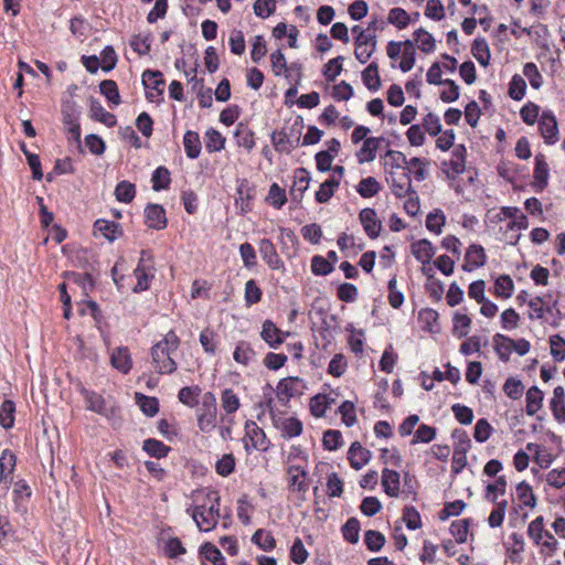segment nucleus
Masks as SVG:
<instances>
[{
  "mask_svg": "<svg viewBox=\"0 0 565 565\" xmlns=\"http://www.w3.org/2000/svg\"><path fill=\"white\" fill-rule=\"evenodd\" d=\"M206 499L211 503L209 508H206L205 503L195 505L191 513L199 529L205 532L213 530L217 525L221 498L216 491L210 490L206 493Z\"/></svg>",
  "mask_w": 565,
  "mask_h": 565,
  "instance_id": "obj_1",
  "label": "nucleus"
},
{
  "mask_svg": "<svg viewBox=\"0 0 565 565\" xmlns=\"http://www.w3.org/2000/svg\"><path fill=\"white\" fill-rule=\"evenodd\" d=\"M216 397L212 392H206L198 409V426L201 431L209 433L216 426Z\"/></svg>",
  "mask_w": 565,
  "mask_h": 565,
  "instance_id": "obj_2",
  "label": "nucleus"
},
{
  "mask_svg": "<svg viewBox=\"0 0 565 565\" xmlns=\"http://www.w3.org/2000/svg\"><path fill=\"white\" fill-rule=\"evenodd\" d=\"M452 438L456 439L452 455V472L460 473L467 465V452L470 449L471 441L468 434L462 429H455Z\"/></svg>",
  "mask_w": 565,
  "mask_h": 565,
  "instance_id": "obj_3",
  "label": "nucleus"
},
{
  "mask_svg": "<svg viewBox=\"0 0 565 565\" xmlns=\"http://www.w3.org/2000/svg\"><path fill=\"white\" fill-rule=\"evenodd\" d=\"M174 351L163 348V343H156L151 349L152 364L160 374H171L177 370V362L171 358Z\"/></svg>",
  "mask_w": 565,
  "mask_h": 565,
  "instance_id": "obj_4",
  "label": "nucleus"
},
{
  "mask_svg": "<svg viewBox=\"0 0 565 565\" xmlns=\"http://www.w3.org/2000/svg\"><path fill=\"white\" fill-rule=\"evenodd\" d=\"M288 490L299 493L300 500H306V493L309 490L308 472L300 466L291 465L287 468Z\"/></svg>",
  "mask_w": 565,
  "mask_h": 565,
  "instance_id": "obj_5",
  "label": "nucleus"
},
{
  "mask_svg": "<svg viewBox=\"0 0 565 565\" xmlns=\"http://www.w3.org/2000/svg\"><path fill=\"white\" fill-rule=\"evenodd\" d=\"M301 138V127L300 128H290V132L288 134L285 130L281 131H274L270 135V140L278 152H286L290 153V149H288L286 146L289 145L290 148H296L300 143Z\"/></svg>",
  "mask_w": 565,
  "mask_h": 565,
  "instance_id": "obj_6",
  "label": "nucleus"
},
{
  "mask_svg": "<svg viewBox=\"0 0 565 565\" xmlns=\"http://www.w3.org/2000/svg\"><path fill=\"white\" fill-rule=\"evenodd\" d=\"M146 259H151V254L148 250H141V256L139 259V263L137 265V268L135 269L134 274L137 279V285L134 287L135 292L143 291L149 289L150 287V279L153 278L152 266H148L145 264Z\"/></svg>",
  "mask_w": 565,
  "mask_h": 565,
  "instance_id": "obj_7",
  "label": "nucleus"
},
{
  "mask_svg": "<svg viewBox=\"0 0 565 565\" xmlns=\"http://www.w3.org/2000/svg\"><path fill=\"white\" fill-rule=\"evenodd\" d=\"M466 154L467 149L463 145H457L452 149L451 159L447 162H443L444 168H449V171H446L447 178L455 180L459 174H462L466 170Z\"/></svg>",
  "mask_w": 565,
  "mask_h": 565,
  "instance_id": "obj_8",
  "label": "nucleus"
},
{
  "mask_svg": "<svg viewBox=\"0 0 565 565\" xmlns=\"http://www.w3.org/2000/svg\"><path fill=\"white\" fill-rule=\"evenodd\" d=\"M259 254L267 266L273 270L285 271V263L277 253L276 246L268 238L259 241Z\"/></svg>",
  "mask_w": 565,
  "mask_h": 565,
  "instance_id": "obj_9",
  "label": "nucleus"
},
{
  "mask_svg": "<svg viewBox=\"0 0 565 565\" xmlns=\"http://www.w3.org/2000/svg\"><path fill=\"white\" fill-rule=\"evenodd\" d=\"M145 223L149 228H166L168 220L163 206L156 203H149L145 209Z\"/></svg>",
  "mask_w": 565,
  "mask_h": 565,
  "instance_id": "obj_10",
  "label": "nucleus"
},
{
  "mask_svg": "<svg viewBox=\"0 0 565 565\" xmlns=\"http://www.w3.org/2000/svg\"><path fill=\"white\" fill-rule=\"evenodd\" d=\"M359 220L363 226L364 232L371 239L379 237L382 230V222L377 218L374 209L365 207L361 210Z\"/></svg>",
  "mask_w": 565,
  "mask_h": 565,
  "instance_id": "obj_11",
  "label": "nucleus"
},
{
  "mask_svg": "<svg viewBox=\"0 0 565 565\" xmlns=\"http://www.w3.org/2000/svg\"><path fill=\"white\" fill-rule=\"evenodd\" d=\"M539 128L544 141L553 145L558 139V128L555 116L551 111H544L539 121Z\"/></svg>",
  "mask_w": 565,
  "mask_h": 565,
  "instance_id": "obj_12",
  "label": "nucleus"
},
{
  "mask_svg": "<svg viewBox=\"0 0 565 565\" xmlns=\"http://www.w3.org/2000/svg\"><path fill=\"white\" fill-rule=\"evenodd\" d=\"M288 332H282L271 320H265L263 323L260 337L273 349H278L284 343Z\"/></svg>",
  "mask_w": 565,
  "mask_h": 565,
  "instance_id": "obj_13",
  "label": "nucleus"
},
{
  "mask_svg": "<svg viewBox=\"0 0 565 565\" xmlns=\"http://www.w3.org/2000/svg\"><path fill=\"white\" fill-rule=\"evenodd\" d=\"M83 393L87 404V409L106 417L115 415V407H107L105 398L100 394L87 390H84Z\"/></svg>",
  "mask_w": 565,
  "mask_h": 565,
  "instance_id": "obj_14",
  "label": "nucleus"
},
{
  "mask_svg": "<svg viewBox=\"0 0 565 565\" xmlns=\"http://www.w3.org/2000/svg\"><path fill=\"white\" fill-rule=\"evenodd\" d=\"M263 391V401L255 405V409L257 411L256 417L258 420H260L265 416L266 412H268L271 422H277L278 414L276 413L273 397L274 388L270 384H266Z\"/></svg>",
  "mask_w": 565,
  "mask_h": 565,
  "instance_id": "obj_15",
  "label": "nucleus"
},
{
  "mask_svg": "<svg viewBox=\"0 0 565 565\" xmlns=\"http://www.w3.org/2000/svg\"><path fill=\"white\" fill-rule=\"evenodd\" d=\"M299 382H300V379L297 376L285 377L278 382L276 394H277L278 401L284 406H287L290 398L300 393L299 390L295 385Z\"/></svg>",
  "mask_w": 565,
  "mask_h": 565,
  "instance_id": "obj_16",
  "label": "nucleus"
},
{
  "mask_svg": "<svg viewBox=\"0 0 565 565\" xmlns=\"http://www.w3.org/2000/svg\"><path fill=\"white\" fill-rule=\"evenodd\" d=\"M110 364L122 374H128L132 366V359L127 347L115 348L110 355Z\"/></svg>",
  "mask_w": 565,
  "mask_h": 565,
  "instance_id": "obj_17",
  "label": "nucleus"
},
{
  "mask_svg": "<svg viewBox=\"0 0 565 565\" xmlns=\"http://www.w3.org/2000/svg\"><path fill=\"white\" fill-rule=\"evenodd\" d=\"M466 263L462 265L465 271H471L475 268L484 266L487 256L481 245L471 244L465 256Z\"/></svg>",
  "mask_w": 565,
  "mask_h": 565,
  "instance_id": "obj_18",
  "label": "nucleus"
},
{
  "mask_svg": "<svg viewBox=\"0 0 565 565\" xmlns=\"http://www.w3.org/2000/svg\"><path fill=\"white\" fill-rule=\"evenodd\" d=\"M385 141L383 137H370L363 141L361 149L356 152V159L360 164L372 162L376 158L377 149L381 142Z\"/></svg>",
  "mask_w": 565,
  "mask_h": 565,
  "instance_id": "obj_19",
  "label": "nucleus"
},
{
  "mask_svg": "<svg viewBox=\"0 0 565 565\" xmlns=\"http://www.w3.org/2000/svg\"><path fill=\"white\" fill-rule=\"evenodd\" d=\"M550 168L543 154L535 156L534 183L536 192H542L548 184Z\"/></svg>",
  "mask_w": 565,
  "mask_h": 565,
  "instance_id": "obj_20",
  "label": "nucleus"
},
{
  "mask_svg": "<svg viewBox=\"0 0 565 565\" xmlns=\"http://www.w3.org/2000/svg\"><path fill=\"white\" fill-rule=\"evenodd\" d=\"M273 425L281 430L284 438H292L300 436L302 433V423L296 417L282 418L277 415V422H273Z\"/></svg>",
  "mask_w": 565,
  "mask_h": 565,
  "instance_id": "obj_21",
  "label": "nucleus"
},
{
  "mask_svg": "<svg viewBox=\"0 0 565 565\" xmlns=\"http://www.w3.org/2000/svg\"><path fill=\"white\" fill-rule=\"evenodd\" d=\"M89 106H90V118L95 121L104 124L108 128H113L117 124V118L114 114L107 111L103 105L95 99L94 97H90L89 99Z\"/></svg>",
  "mask_w": 565,
  "mask_h": 565,
  "instance_id": "obj_22",
  "label": "nucleus"
},
{
  "mask_svg": "<svg viewBox=\"0 0 565 565\" xmlns=\"http://www.w3.org/2000/svg\"><path fill=\"white\" fill-rule=\"evenodd\" d=\"M371 459V451L366 448H363L359 441H354L348 451V460L350 466L360 470L363 466H365Z\"/></svg>",
  "mask_w": 565,
  "mask_h": 565,
  "instance_id": "obj_23",
  "label": "nucleus"
},
{
  "mask_svg": "<svg viewBox=\"0 0 565 565\" xmlns=\"http://www.w3.org/2000/svg\"><path fill=\"white\" fill-rule=\"evenodd\" d=\"M310 180V173L307 169L298 168L295 171L294 185L290 190V194L295 201L300 202L302 200L303 193L308 189Z\"/></svg>",
  "mask_w": 565,
  "mask_h": 565,
  "instance_id": "obj_24",
  "label": "nucleus"
},
{
  "mask_svg": "<svg viewBox=\"0 0 565 565\" xmlns=\"http://www.w3.org/2000/svg\"><path fill=\"white\" fill-rule=\"evenodd\" d=\"M401 476L397 471L384 468L382 471V486L384 492L391 498H397L399 494Z\"/></svg>",
  "mask_w": 565,
  "mask_h": 565,
  "instance_id": "obj_25",
  "label": "nucleus"
},
{
  "mask_svg": "<svg viewBox=\"0 0 565 565\" xmlns=\"http://www.w3.org/2000/svg\"><path fill=\"white\" fill-rule=\"evenodd\" d=\"M391 188L393 194L399 199L415 194V190L412 186L409 171L403 172L398 178H392Z\"/></svg>",
  "mask_w": 565,
  "mask_h": 565,
  "instance_id": "obj_26",
  "label": "nucleus"
},
{
  "mask_svg": "<svg viewBox=\"0 0 565 565\" xmlns=\"http://www.w3.org/2000/svg\"><path fill=\"white\" fill-rule=\"evenodd\" d=\"M412 254L423 265L429 264L435 255V248L428 239H419L411 245Z\"/></svg>",
  "mask_w": 565,
  "mask_h": 565,
  "instance_id": "obj_27",
  "label": "nucleus"
},
{
  "mask_svg": "<svg viewBox=\"0 0 565 565\" xmlns=\"http://www.w3.org/2000/svg\"><path fill=\"white\" fill-rule=\"evenodd\" d=\"M94 232L100 233L109 242L115 241L122 234L120 225L113 221L99 218L94 223Z\"/></svg>",
  "mask_w": 565,
  "mask_h": 565,
  "instance_id": "obj_28",
  "label": "nucleus"
},
{
  "mask_svg": "<svg viewBox=\"0 0 565 565\" xmlns=\"http://www.w3.org/2000/svg\"><path fill=\"white\" fill-rule=\"evenodd\" d=\"M141 78L146 89L156 90V95L158 96L163 94V86L166 82L160 71L146 70L142 73Z\"/></svg>",
  "mask_w": 565,
  "mask_h": 565,
  "instance_id": "obj_29",
  "label": "nucleus"
},
{
  "mask_svg": "<svg viewBox=\"0 0 565 565\" xmlns=\"http://www.w3.org/2000/svg\"><path fill=\"white\" fill-rule=\"evenodd\" d=\"M247 436L250 439L252 446L258 450H267L269 440L267 439L264 430L259 428L254 422L246 423Z\"/></svg>",
  "mask_w": 565,
  "mask_h": 565,
  "instance_id": "obj_30",
  "label": "nucleus"
},
{
  "mask_svg": "<svg viewBox=\"0 0 565 565\" xmlns=\"http://www.w3.org/2000/svg\"><path fill=\"white\" fill-rule=\"evenodd\" d=\"M17 465V456L10 449H4L0 457V478L13 482V471Z\"/></svg>",
  "mask_w": 565,
  "mask_h": 565,
  "instance_id": "obj_31",
  "label": "nucleus"
},
{
  "mask_svg": "<svg viewBox=\"0 0 565 565\" xmlns=\"http://www.w3.org/2000/svg\"><path fill=\"white\" fill-rule=\"evenodd\" d=\"M64 275L70 281L82 288L84 296H88V292L94 289L95 282L89 273L66 271Z\"/></svg>",
  "mask_w": 565,
  "mask_h": 565,
  "instance_id": "obj_32",
  "label": "nucleus"
},
{
  "mask_svg": "<svg viewBox=\"0 0 565 565\" xmlns=\"http://www.w3.org/2000/svg\"><path fill=\"white\" fill-rule=\"evenodd\" d=\"M183 146L188 158L196 159L202 149L199 134L192 130L185 131L183 136Z\"/></svg>",
  "mask_w": 565,
  "mask_h": 565,
  "instance_id": "obj_33",
  "label": "nucleus"
},
{
  "mask_svg": "<svg viewBox=\"0 0 565 565\" xmlns=\"http://www.w3.org/2000/svg\"><path fill=\"white\" fill-rule=\"evenodd\" d=\"M543 392L537 386H532L527 390L525 401V411L529 416H533L543 405Z\"/></svg>",
  "mask_w": 565,
  "mask_h": 565,
  "instance_id": "obj_34",
  "label": "nucleus"
},
{
  "mask_svg": "<svg viewBox=\"0 0 565 565\" xmlns=\"http://www.w3.org/2000/svg\"><path fill=\"white\" fill-rule=\"evenodd\" d=\"M340 186V179L335 175L330 177L328 180L320 184L319 190L316 192V201L318 203H327L334 194V191Z\"/></svg>",
  "mask_w": 565,
  "mask_h": 565,
  "instance_id": "obj_35",
  "label": "nucleus"
},
{
  "mask_svg": "<svg viewBox=\"0 0 565 565\" xmlns=\"http://www.w3.org/2000/svg\"><path fill=\"white\" fill-rule=\"evenodd\" d=\"M362 81L370 90L376 92L380 89L381 77L379 75V65L376 62L370 63L362 72Z\"/></svg>",
  "mask_w": 565,
  "mask_h": 565,
  "instance_id": "obj_36",
  "label": "nucleus"
},
{
  "mask_svg": "<svg viewBox=\"0 0 565 565\" xmlns=\"http://www.w3.org/2000/svg\"><path fill=\"white\" fill-rule=\"evenodd\" d=\"M471 53L482 66H488L491 57L488 42L484 38H477L471 47Z\"/></svg>",
  "mask_w": 565,
  "mask_h": 565,
  "instance_id": "obj_37",
  "label": "nucleus"
},
{
  "mask_svg": "<svg viewBox=\"0 0 565 565\" xmlns=\"http://www.w3.org/2000/svg\"><path fill=\"white\" fill-rule=\"evenodd\" d=\"M142 449L150 456L157 459L164 458L169 455L171 448L164 445L162 441L148 438L143 441Z\"/></svg>",
  "mask_w": 565,
  "mask_h": 565,
  "instance_id": "obj_38",
  "label": "nucleus"
},
{
  "mask_svg": "<svg viewBox=\"0 0 565 565\" xmlns=\"http://www.w3.org/2000/svg\"><path fill=\"white\" fill-rule=\"evenodd\" d=\"M99 92L113 105L118 106L121 104V97L117 83L113 79H104L99 83Z\"/></svg>",
  "mask_w": 565,
  "mask_h": 565,
  "instance_id": "obj_39",
  "label": "nucleus"
},
{
  "mask_svg": "<svg viewBox=\"0 0 565 565\" xmlns=\"http://www.w3.org/2000/svg\"><path fill=\"white\" fill-rule=\"evenodd\" d=\"M135 399L145 415L152 417L159 412V401L157 397L147 396L142 393H136Z\"/></svg>",
  "mask_w": 565,
  "mask_h": 565,
  "instance_id": "obj_40",
  "label": "nucleus"
},
{
  "mask_svg": "<svg viewBox=\"0 0 565 565\" xmlns=\"http://www.w3.org/2000/svg\"><path fill=\"white\" fill-rule=\"evenodd\" d=\"M382 186L374 177L362 179L358 186L356 192L364 199L372 198L381 191Z\"/></svg>",
  "mask_w": 565,
  "mask_h": 565,
  "instance_id": "obj_41",
  "label": "nucleus"
},
{
  "mask_svg": "<svg viewBox=\"0 0 565 565\" xmlns=\"http://www.w3.org/2000/svg\"><path fill=\"white\" fill-rule=\"evenodd\" d=\"M414 41L418 43V49L424 53H430L436 47L434 36L423 28L417 29L414 33Z\"/></svg>",
  "mask_w": 565,
  "mask_h": 565,
  "instance_id": "obj_42",
  "label": "nucleus"
},
{
  "mask_svg": "<svg viewBox=\"0 0 565 565\" xmlns=\"http://www.w3.org/2000/svg\"><path fill=\"white\" fill-rule=\"evenodd\" d=\"M254 131L248 129L245 125L239 122L235 131L236 142L239 147L250 151L255 147Z\"/></svg>",
  "mask_w": 565,
  "mask_h": 565,
  "instance_id": "obj_43",
  "label": "nucleus"
},
{
  "mask_svg": "<svg viewBox=\"0 0 565 565\" xmlns=\"http://www.w3.org/2000/svg\"><path fill=\"white\" fill-rule=\"evenodd\" d=\"M252 542L265 552H270L276 547L275 537L263 529H258L252 535Z\"/></svg>",
  "mask_w": 565,
  "mask_h": 565,
  "instance_id": "obj_44",
  "label": "nucleus"
},
{
  "mask_svg": "<svg viewBox=\"0 0 565 565\" xmlns=\"http://www.w3.org/2000/svg\"><path fill=\"white\" fill-rule=\"evenodd\" d=\"M201 393L202 390L198 385L184 386L179 391L178 398L182 404L189 407H194L199 404V396Z\"/></svg>",
  "mask_w": 565,
  "mask_h": 565,
  "instance_id": "obj_45",
  "label": "nucleus"
},
{
  "mask_svg": "<svg viewBox=\"0 0 565 565\" xmlns=\"http://www.w3.org/2000/svg\"><path fill=\"white\" fill-rule=\"evenodd\" d=\"M117 201L122 203H130L136 196V186L129 181H120L114 192Z\"/></svg>",
  "mask_w": 565,
  "mask_h": 565,
  "instance_id": "obj_46",
  "label": "nucleus"
},
{
  "mask_svg": "<svg viewBox=\"0 0 565 565\" xmlns=\"http://www.w3.org/2000/svg\"><path fill=\"white\" fill-rule=\"evenodd\" d=\"M342 535L351 544H356L360 539V521L356 518H349L342 525Z\"/></svg>",
  "mask_w": 565,
  "mask_h": 565,
  "instance_id": "obj_47",
  "label": "nucleus"
},
{
  "mask_svg": "<svg viewBox=\"0 0 565 565\" xmlns=\"http://www.w3.org/2000/svg\"><path fill=\"white\" fill-rule=\"evenodd\" d=\"M514 284L509 275H500L494 281V294L497 297L508 299L512 296Z\"/></svg>",
  "mask_w": 565,
  "mask_h": 565,
  "instance_id": "obj_48",
  "label": "nucleus"
},
{
  "mask_svg": "<svg viewBox=\"0 0 565 565\" xmlns=\"http://www.w3.org/2000/svg\"><path fill=\"white\" fill-rule=\"evenodd\" d=\"M151 182L154 191L167 190L171 183L170 171L163 166L158 167L152 173Z\"/></svg>",
  "mask_w": 565,
  "mask_h": 565,
  "instance_id": "obj_49",
  "label": "nucleus"
},
{
  "mask_svg": "<svg viewBox=\"0 0 565 565\" xmlns=\"http://www.w3.org/2000/svg\"><path fill=\"white\" fill-rule=\"evenodd\" d=\"M200 554L213 565H226L221 551L212 543L206 542L200 547Z\"/></svg>",
  "mask_w": 565,
  "mask_h": 565,
  "instance_id": "obj_50",
  "label": "nucleus"
},
{
  "mask_svg": "<svg viewBox=\"0 0 565 565\" xmlns=\"http://www.w3.org/2000/svg\"><path fill=\"white\" fill-rule=\"evenodd\" d=\"M411 17L403 8L395 7L390 10L387 23L395 25L398 30L407 28Z\"/></svg>",
  "mask_w": 565,
  "mask_h": 565,
  "instance_id": "obj_51",
  "label": "nucleus"
},
{
  "mask_svg": "<svg viewBox=\"0 0 565 565\" xmlns=\"http://www.w3.org/2000/svg\"><path fill=\"white\" fill-rule=\"evenodd\" d=\"M15 404L10 399H4L0 406V425L9 429L14 424Z\"/></svg>",
  "mask_w": 565,
  "mask_h": 565,
  "instance_id": "obj_52",
  "label": "nucleus"
},
{
  "mask_svg": "<svg viewBox=\"0 0 565 565\" xmlns=\"http://www.w3.org/2000/svg\"><path fill=\"white\" fill-rule=\"evenodd\" d=\"M205 138V148L210 153L224 149L226 140L217 130L213 128L207 129Z\"/></svg>",
  "mask_w": 565,
  "mask_h": 565,
  "instance_id": "obj_53",
  "label": "nucleus"
},
{
  "mask_svg": "<svg viewBox=\"0 0 565 565\" xmlns=\"http://www.w3.org/2000/svg\"><path fill=\"white\" fill-rule=\"evenodd\" d=\"M438 312L431 308H424L418 312V321L423 329L429 332H434L435 327H438Z\"/></svg>",
  "mask_w": 565,
  "mask_h": 565,
  "instance_id": "obj_54",
  "label": "nucleus"
},
{
  "mask_svg": "<svg viewBox=\"0 0 565 565\" xmlns=\"http://www.w3.org/2000/svg\"><path fill=\"white\" fill-rule=\"evenodd\" d=\"M470 522V519H462L451 522L449 531L456 539L457 543L462 544L467 542Z\"/></svg>",
  "mask_w": 565,
  "mask_h": 565,
  "instance_id": "obj_55",
  "label": "nucleus"
},
{
  "mask_svg": "<svg viewBox=\"0 0 565 565\" xmlns=\"http://www.w3.org/2000/svg\"><path fill=\"white\" fill-rule=\"evenodd\" d=\"M233 356L237 363L247 365L254 359L255 352L248 342L239 341L236 344Z\"/></svg>",
  "mask_w": 565,
  "mask_h": 565,
  "instance_id": "obj_56",
  "label": "nucleus"
},
{
  "mask_svg": "<svg viewBox=\"0 0 565 565\" xmlns=\"http://www.w3.org/2000/svg\"><path fill=\"white\" fill-rule=\"evenodd\" d=\"M446 223V216L444 212L439 209L434 210L433 212L428 213L426 217V227L428 231L440 234L441 230Z\"/></svg>",
  "mask_w": 565,
  "mask_h": 565,
  "instance_id": "obj_57",
  "label": "nucleus"
},
{
  "mask_svg": "<svg viewBox=\"0 0 565 565\" xmlns=\"http://www.w3.org/2000/svg\"><path fill=\"white\" fill-rule=\"evenodd\" d=\"M343 56L331 58L322 70V74L328 83H333L342 72Z\"/></svg>",
  "mask_w": 565,
  "mask_h": 565,
  "instance_id": "obj_58",
  "label": "nucleus"
},
{
  "mask_svg": "<svg viewBox=\"0 0 565 565\" xmlns=\"http://www.w3.org/2000/svg\"><path fill=\"white\" fill-rule=\"evenodd\" d=\"M403 47V57L399 63V68L405 73L411 71L415 64V47L412 40L404 41Z\"/></svg>",
  "mask_w": 565,
  "mask_h": 565,
  "instance_id": "obj_59",
  "label": "nucleus"
},
{
  "mask_svg": "<svg viewBox=\"0 0 565 565\" xmlns=\"http://www.w3.org/2000/svg\"><path fill=\"white\" fill-rule=\"evenodd\" d=\"M287 201L286 192L277 183H273L269 188L266 202L275 209L279 210L284 206Z\"/></svg>",
  "mask_w": 565,
  "mask_h": 565,
  "instance_id": "obj_60",
  "label": "nucleus"
},
{
  "mask_svg": "<svg viewBox=\"0 0 565 565\" xmlns=\"http://www.w3.org/2000/svg\"><path fill=\"white\" fill-rule=\"evenodd\" d=\"M386 540L385 536L375 530H367L364 533V543L369 551L379 552L384 546Z\"/></svg>",
  "mask_w": 565,
  "mask_h": 565,
  "instance_id": "obj_61",
  "label": "nucleus"
},
{
  "mask_svg": "<svg viewBox=\"0 0 565 565\" xmlns=\"http://www.w3.org/2000/svg\"><path fill=\"white\" fill-rule=\"evenodd\" d=\"M222 408L227 414H233L239 408V398L232 388H225L221 395Z\"/></svg>",
  "mask_w": 565,
  "mask_h": 565,
  "instance_id": "obj_62",
  "label": "nucleus"
},
{
  "mask_svg": "<svg viewBox=\"0 0 565 565\" xmlns=\"http://www.w3.org/2000/svg\"><path fill=\"white\" fill-rule=\"evenodd\" d=\"M516 493L519 500L525 507L534 508L536 505V498L533 493L532 487L527 482L521 481L520 483H518Z\"/></svg>",
  "mask_w": 565,
  "mask_h": 565,
  "instance_id": "obj_63",
  "label": "nucleus"
},
{
  "mask_svg": "<svg viewBox=\"0 0 565 565\" xmlns=\"http://www.w3.org/2000/svg\"><path fill=\"white\" fill-rule=\"evenodd\" d=\"M550 345H551V355L556 362H562L565 360V339L559 334H554L550 337Z\"/></svg>",
  "mask_w": 565,
  "mask_h": 565,
  "instance_id": "obj_64",
  "label": "nucleus"
}]
</instances>
